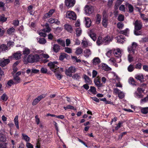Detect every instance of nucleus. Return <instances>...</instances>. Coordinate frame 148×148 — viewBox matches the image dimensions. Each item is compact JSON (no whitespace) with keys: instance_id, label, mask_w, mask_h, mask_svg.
<instances>
[{"instance_id":"ddd939ff","label":"nucleus","mask_w":148,"mask_h":148,"mask_svg":"<svg viewBox=\"0 0 148 148\" xmlns=\"http://www.w3.org/2000/svg\"><path fill=\"white\" fill-rule=\"evenodd\" d=\"M113 38L110 36H107L103 38L104 43L105 45L108 44L110 42L112 41Z\"/></svg>"},{"instance_id":"2eb2a0df","label":"nucleus","mask_w":148,"mask_h":148,"mask_svg":"<svg viewBox=\"0 0 148 148\" xmlns=\"http://www.w3.org/2000/svg\"><path fill=\"white\" fill-rule=\"evenodd\" d=\"M81 44L83 47L85 48L86 47L88 46H91L92 45V44L91 43L86 40H82L81 42Z\"/></svg>"},{"instance_id":"a878e982","label":"nucleus","mask_w":148,"mask_h":148,"mask_svg":"<svg viewBox=\"0 0 148 148\" xmlns=\"http://www.w3.org/2000/svg\"><path fill=\"white\" fill-rule=\"evenodd\" d=\"M13 80L15 84H17L20 83L21 81V79L17 75L14 76Z\"/></svg>"},{"instance_id":"bf43d9fd","label":"nucleus","mask_w":148,"mask_h":148,"mask_svg":"<svg viewBox=\"0 0 148 148\" xmlns=\"http://www.w3.org/2000/svg\"><path fill=\"white\" fill-rule=\"evenodd\" d=\"M129 82L130 84L133 85H136L134 79L133 78L130 77V78L129 80Z\"/></svg>"},{"instance_id":"6e6d98bb","label":"nucleus","mask_w":148,"mask_h":148,"mask_svg":"<svg viewBox=\"0 0 148 148\" xmlns=\"http://www.w3.org/2000/svg\"><path fill=\"white\" fill-rule=\"evenodd\" d=\"M5 32V29L1 26H0V36H2Z\"/></svg>"},{"instance_id":"09e8293b","label":"nucleus","mask_w":148,"mask_h":148,"mask_svg":"<svg viewBox=\"0 0 148 148\" xmlns=\"http://www.w3.org/2000/svg\"><path fill=\"white\" fill-rule=\"evenodd\" d=\"M8 98L7 95L5 94H4L1 96V100L4 101H6L8 99Z\"/></svg>"},{"instance_id":"c85d7f7f","label":"nucleus","mask_w":148,"mask_h":148,"mask_svg":"<svg viewBox=\"0 0 148 148\" xmlns=\"http://www.w3.org/2000/svg\"><path fill=\"white\" fill-rule=\"evenodd\" d=\"M103 38L101 36H99L97 39L96 43L98 45H100L104 43Z\"/></svg>"},{"instance_id":"dca6fc26","label":"nucleus","mask_w":148,"mask_h":148,"mask_svg":"<svg viewBox=\"0 0 148 148\" xmlns=\"http://www.w3.org/2000/svg\"><path fill=\"white\" fill-rule=\"evenodd\" d=\"M92 62L93 65H96L101 62V60L99 58L95 57L92 60Z\"/></svg>"},{"instance_id":"5fc2aeb1","label":"nucleus","mask_w":148,"mask_h":148,"mask_svg":"<svg viewBox=\"0 0 148 148\" xmlns=\"http://www.w3.org/2000/svg\"><path fill=\"white\" fill-rule=\"evenodd\" d=\"M117 25L118 28L122 29L124 27V24L122 22H119L118 23Z\"/></svg>"},{"instance_id":"f704fd0d","label":"nucleus","mask_w":148,"mask_h":148,"mask_svg":"<svg viewBox=\"0 0 148 148\" xmlns=\"http://www.w3.org/2000/svg\"><path fill=\"white\" fill-rule=\"evenodd\" d=\"M6 138L5 136L1 133H0V141L4 142L6 141Z\"/></svg>"},{"instance_id":"7c9ffc66","label":"nucleus","mask_w":148,"mask_h":148,"mask_svg":"<svg viewBox=\"0 0 148 148\" xmlns=\"http://www.w3.org/2000/svg\"><path fill=\"white\" fill-rule=\"evenodd\" d=\"M135 78L136 79L140 80L141 82L144 81L143 76L141 74L136 75L135 76Z\"/></svg>"},{"instance_id":"9d476101","label":"nucleus","mask_w":148,"mask_h":148,"mask_svg":"<svg viewBox=\"0 0 148 148\" xmlns=\"http://www.w3.org/2000/svg\"><path fill=\"white\" fill-rule=\"evenodd\" d=\"M134 29L136 30H139L142 27L141 22L138 20H136L135 23H134Z\"/></svg>"},{"instance_id":"0eeeda50","label":"nucleus","mask_w":148,"mask_h":148,"mask_svg":"<svg viewBox=\"0 0 148 148\" xmlns=\"http://www.w3.org/2000/svg\"><path fill=\"white\" fill-rule=\"evenodd\" d=\"M57 64V62H50L48 64V66L49 67L50 69L54 72H56V71H58L57 69V66L56 65Z\"/></svg>"},{"instance_id":"4be33fe9","label":"nucleus","mask_w":148,"mask_h":148,"mask_svg":"<svg viewBox=\"0 0 148 148\" xmlns=\"http://www.w3.org/2000/svg\"><path fill=\"white\" fill-rule=\"evenodd\" d=\"M84 56L86 58H88L91 55L92 52L89 49H86L84 51Z\"/></svg>"},{"instance_id":"f8f14e48","label":"nucleus","mask_w":148,"mask_h":148,"mask_svg":"<svg viewBox=\"0 0 148 148\" xmlns=\"http://www.w3.org/2000/svg\"><path fill=\"white\" fill-rule=\"evenodd\" d=\"M10 62L9 59H4L3 58V59H0V66L3 67L7 64Z\"/></svg>"},{"instance_id":"473e14b6","label":"nucleus","mask_w":148,"mask_h":148,"mask_svg":"<svg viewBox=\"0 0 148 148\" xmlns=\"http://www.w3.org/2000/svg\"><path fill=\"white\" fill-rule=\"evenodd\" d=\"M108 18H107L103 17L102 21V25L105 27H106L107 25Z\"/></svg>"},{"instance_id":"2f4dec72","label":"nucleus","mask_w":148,"mask_h":148,"mask_svg":"<svg viewBox=\"0 0 148 148\" xmlns=\"http://www.w3.org/2000/svg\"><path fill=\"white\" fill-rule=\"evenodd\" d=\"M18 115L16 116L14 119V121L16 127L18 129H19V127L18 125Z\"/></svg>"},{"instance_id":"603ef678","label":"nucleus","mask_w":148,"mask_h":148,"mask_svg":"<svg viewBox=\"0 0 148 148\" xmlns=\"http://www.w3.org/2000/svg\"><path fill=\"white\" fill-rule=\"evenodd\" d=\"M124 16L123 15L120 14L119 15L118 17V20L119 21H122L124 20Z\"/></svg>"},{"instance_id":"ea45409f","label":"nucleus","mask_w":148,"mask_h":148,"mask_svg":"<svg viewBox=\"0 0 148 148\" xmlns=\"http://www.w3.org/2000/svg\"><path fill=\"white\" fill-rule=\"evenodd\" d=\"M126 6L128 8L129 12L130 13L132 12L134 10L133 7L130 4L127 3Z\"/></svg>"},{"instance_id":"4c0bfd02","label":"nucleus","mask_w":148,"mask_h":148,"mask_svg":"<svg viewBox=\"0 0 148 148\" xmlns=\"http://www.w3.org/2000/svg\"><path fill=\"white\" fill-rule=\"evenodd\" d=\"M67 56L68 55L65 53H61L59 57V59L60 60H63L65 58H67Z\"/></svg>"},{"instance_id":"c9c22d12","label":"nucleus","mask_w":148,"mask_h":148,"mask_svg":"<svg viewBox=\"0 0 148 148\" xmlns=\"http://www.w3.org/2000/svg\"><path fill=\"white\" fill-rule=\"evenodd\" d=\"M122 1L120 0H117L114 5V8L115 10H117L119 8V6L121 4Z\"/></svg>"},{"instance_id":"13d9d810","label":"nucleus","mask_w":148,"mask_h":148,"mask_svg":"<svg viewBox=\"0 0 148 148\" xmlns=\"http://www.w3.org/2000/svg\"><path fill=\"white\" fill-rule=\"evenodd\" d=\"M8 49V47L5 45L3 44L1 45V52L5 51Z\"/></svg>"},{"instance_id":"8fccbe9b","label":"nucleus","mask_w":148,"mask_h":148,"mask_svg":"<svg viewBox=\"0 0 148 148\" xmlns=\"http://www.w3.org/2000/svg\"><path fill=\"white\" fill-rule=\"evenodd\" d=\"M96 17L97 20L96 22L97 24H98L100 22L101 19V16L100 15L97 14L96 15Z\"/></svg>"},{"instance_id":"393cba45","label":"nucleus","mask_w":148,"mask_h":148,"mask_svg":"<svg viewBox=\"0 0 148 148\" xmlns=\"http://www.w3.org/2000/svg\"><path fill=\"white\" fill-rule=\"evenodd\" d=\"M86 26L87 27H89L91 24V21L90 19L88 17L85 18Z\"/></svg>"},{"instance_id":"b1692460","label":"nucleus","mask_w":148,"mask_h":148,"mask_svg":"<svg viewBox=\"0 0 148 148\" xmlns=\"http://www.w3.org/2000/svg\"><path fill=\"white\" fill-rule=\"evenodd\" d=\"M52 49L54 52L55 53H57L59 51L60 48L59 46L57 44H54L52 48Z\"/></svg>"},{"instance_id":"5701e85b","label":"nucleus","mask_w":148,"mask_h":148,"mask_svg":"<svg viewBox=\"0 0 148 148\" xmlns=\"http://www.w3.org/2000/svg\"><path fill=\"white\" fill-rule=\"evenodd\" d=\"M65 29L68 32L71 33L73 31V29L71 26L68 24L65 25H64Z\"/></svg>"},{"instance_id":"f03ea898","label":"nucleus","mask_w":148,"mask_h":148,"mask_svg":"<svg viewBox=\"0 0 148 148\" xmlns=\"http://www.w3.org/2000/svg\"><path fill=\"white\" fill-rule=\"evenodd\" d=\"M77 69L75 66H71L66 69L65 73V74L67 76L71 77L72 76V74L75 73Z\"/></svg>"},{"instance_id":"338daca9","label":"nucleus","mask_w":148,"mask_h":148,"mask_svg":"<svg viewBox=\"0 0 148 148\" xmlns=\"http://www.w3.org/2000/svg\"><path fill=\"white\" fill-rule=\"evenodd\" d=\"M89 90L94 94H95L96 91L95 88L94 87L91 86Z\"/></svg>"},{"instance_id":"bb28decb","label":"nucleus","mask_w":148,"mask_h":148,"mask_svg":"<svg viewBox=\"0 0 148 148\" xmlns=\"http://www.w3.org/2000/svg\"><path fill=\"white\" fill-rule=\"evenodd\" d=\"M30 50L27 48H25L23 51V54L24 55V57L27 56L30 53Z\"/></svg>"},{"instance_id":"de8ad7c7","label":"nucleus","mask_w":148,"mask_h":148,"mask_svg":"<svg viewBox=\"0 0 148 148\" xmlns=\"http://www.w3.org/2000/svg\"><path fill=\"white\" fill-rule=\"evenodd\" d=\"M14 32L15 29L13 27L9 28L7 30V33L9 35L11 34L14 33Z\"/></svg>"},{"instance_id":"c03bdc74","label":"nucleus","mask_w":148,"mask_h":148,"mask_svg":"<svg viewBox=\"0 0 148 148\" xmlns=\"http://www.w3.org/2000/svg\"><path fill=\"white\" fill-rule=\"evenodd\" d=\"M72 78L74 79L79 80L80 78V74L79 73H76L72 76Z\"/></svg>"},{"instance_id":"37998d69","label":"nucleus","mask_w":148,"mask_h":148,"mask_svg":"<svg viewBox=\"0 0 148 148\" xmlns=\"http://www.w3.org/2000/svg\"><path fill=\"white\" fill-rule=\"evenodd\" d=\"M22 138L26 141L28 142L29 141L30 138L27 135L24 134H22Z\"/></svg>"},{"instance_id":"49530a36","label":"nucleus","mask_w":148,"mask_h":148,"mask_svg":"<svg viewBox=\"0 0 148 148\" xmlns=\"http://www.w3.org/2000/svg\"><path fill=\"white\" fill-rule=\"evenodd\" d=\"M38 42L40 44H44L46 42V40L44 38H40Z\"/></svg>"},{"instance_id":"aec40b11","label":"nucleus","mask_w":148,"mask_h":148,"mask_svg":"<svg viewBox=\"0 0 148 148\" xmlns=\"http://www.w3.org/2000/svg\"><path fill=\"white\" fill-rule=\"evenodd\" d=\"M101 69H102L106 71H110L111 70V68L109 67L106 64L102 63L101 64Z\"/></svg>"},{"instance_id":"4468645a","label":"nucleus","mask_w":148,"mask_h":148,"mask_svg":"<svg viewBox=\"0 0 148 148\" xmlns=\"http://www.w3.org/2000/svg\"><path fill=\"white\" fill-rule=\"evenodd\" d=\"M55 11L54 9L50 10L48 13L45 14L43 17L44 19L49 18L52 16L53 14Z\"/></svg>"},{"instance_id":"052dcab7","label":"nucleus","mask_w":148,"mask_h":148,"mask_svg":"<svg viewBox=\"0 0 148 148\" xmlns=\"http://www.w3.org/2000/svg\"><path fill=\"white\" fill-rule=\"evenodd\" d=\"M39 71L38 70L35 69H32L31 73H30V75L29 76H31L32 75V74L37 73L39 72Z\"/></svg>"},{"instance_id":"cd10ccee","label":"nucleus","mask_w":148,"mask_h":148,"mask_svg":"<svg viewBox=\"0 0 148 148\" xmlns=\"http://www.w3.org/2000/svg\"><path fill=\"white\" fill-rule=\"evenodd\" d=\"M117 42L120 43H123L124 42L125 40L123 36H121L116 38Z\"/></svg>"},{"instance_id":"39448f33","label":"nucleus","mask_w":148,"mask_h":148,"mask_svg":"<svg viewBox=\"0 0 148 148\" xmlns=\"http://www.w3.org/2000/svg\"><path fill=\"white\" fill-rule=\"evenodd\" d=\"M144 90H143L141 88H138L136 91L134 93V96L137 98L140 99L143 97V95L142 93L143 92Z\"/></svg>"},{"instance_id":"e433bc0d","label":"nucleus","mask_w":148,"mask_h":148,"mask_svg":"<svg viewBox=\"0 0 148 148\" xmlns=\"http://www.w3.org/2000/svg\"><path fill=\"white\" fill-rule=\"evenodd\" d=\"M46 27L43 29L42 31L45 32H49L51 31V29L49 27L48 25L46 24L45 25Z\"/></svg>"},{"instance_id":"58836bf2","label":"nucleus","mask_w":148,"mask_h":148,"mask_svg":"<svg viewBox=\"0 0 148 148\" xmlns=\"http://www.w3.org/2000/svg\"><path fill=\"white\" fill-rule=\"evenodd\" d=\"M82 32V31L81 29L80 28H78L76 29V34L77 36L79 37L80 36Z\"/></svg>"},{"instance_id":"864d4df0","label":"nucleus","mask_w":148,"mask_h":148,"mask_svg":"<svg viewBox=\"0 0 148 148\" xmlns=\"http://www.w3.org/2000/svg\"><path fill=\"white\" fill-rule=\"evenodd\" d=\"M134 66L133 65L130 64L128 67V71L130 72L132 71L134 69Z\"/></svg>"},{"instance_id":"4d7b16f0","label":"nucleus","mask_w":148,"mask_h":148,"mask_svg":"<svg viewBox=\"0 0 148 148\" xmlns=\"http://www.w3.org/2000/svg\"><path fill=\"white\" fill-rule=\"evenodd\" d=\"M113 52V51L112 50H110L106 53V55L108 58H110Z\"/></svg>"},{"instance_id":"69168bd1","label":"nucleus","mask_w":148,"mask_h":148,"mask_svg":"<svg viewBox=\"0 0 148 148\" xmlns=\"http://www.w3.org/2000/svg\"><path fill=\"white\" fill-rule=\"evenodd\" d=\"M125 96L124 93L122 92H120L118 93V97L120 99H122Z\"/></svg>"},{"instance_id":"680f3d73","label":"nucleus","mask_w":148,"mask_h":148,"mask_svg":"<svg viewBox=\"0 0 148 148\" xmlns=\"http://www.w3.org/2000/svg\"><path fill=\"white\" fill-rule=\"evenodd\" d=\"M119 10L123 12H125L126 11L124 5H122L119 7Z\"/></svg>"},{"instance_id":"1a4fd4ad","label":"nucleus","mask_w":148,"mask_h":148,"mask_svg":"<svg viewBox=\"0 0 148 148\" xmlns=\"http://www.w3.org/2000/svg\"><path fill=\"white\" fill-rule=\"evenodd\" d=\"M85 11L87 14L90 15L93 11V8L92 6L86 5L85 7Z\"/></svg>"},{"instance_id":"a18cd8bd","label":"nucleus","mask_w":148,"mask_h":148,"mask_svg":"<svg viewBox=\"0 0 148 148\" xmlns=\"http://www.w3.org/2000/svg\"><path fill=\"white\" fill-rule=\"evenodd\" d=\"M117 59L116 58L115 59L114 58H112L108 60V61L111 64H114L115 62H117L116 61Z\"/></svg>"},{"instance_id":"412c9836","label":"nucleus","mask_w":148,"mask_h":148,"mask_svg":"<svg viewBox=\"0 0 148 148\" xmlns=\"http://www.w3.org/2000/svg\"><path fill=\"white\" fill-rule=\"evenodd\" d=\"M85 80V82L87 84H90L92 83V81L90 79L87 75H84L83 76Z\"/></svg>"},{"instance_id":"e2e57ef3","label":"nucleus","mask_w":148,"mask_h":148,"mask_svg":"<svg viewBox=\"0 0 148 148\" xmlns=\"http://www.w3.org/2000/svg\"><path fill=\"white\" fill-rule=\"evenodd\" d=\"M33 6L32 5H29L27 11L30 13L31 14H32Z\"/></svg>"},{"instance_id":"774afa93","label":"nucleus","mask_w":148,"mask_h":148,"mask_svg":"<svg viewBox=\"0 0 148 148\" xmlns=\"http://www.w3.org/2000/svg\"><path fill=\"white\" fill-rule=\"evenodd\" d=\"M47 71V69L45 67H42L40 69V72L43 73H46Z\"/></svg>"},{"instance_id":"7ed1b4c3","label":"nucleus","mask_w":148,"mask_h":148,"mask_svg":"<svg viewBox=\"0 0 148 148\" xmlns=\"http://www.w3.org/2000/svg\"><path fill=\"white\" fill-rule=\"evenodd\" d=\"M121 52V50L119 48L115 49L113 51L114 55L116 58L117 59L116 61L117 62L119 63L121 61V57L122 55Z\"/></svg>"},{"instance_id":"0e129e2a","label":"nucleus","mask_w":148,"mask_h":148,"mask_svg":"<svg viewBox=\"0 0 148 148\" xmlns=\"http://www.w3.org/2000/svg\"><path fill=\"white\" fill-rule=\"evenodd\" d=\"M71 58L74 61H76L77 62H81V60L80 59H77L76 56H72Z\"/></svg>"},{"instance_id":"a211bd4d","label":"nucleus","mask_w":148,"mask_h":148,"mask_svg":"<svg viewBox=\"0 0 148 148\" xmlns=\"http://www.w3.org/2000/svg\"><path fill=\"white\" fill-rule=\"evenodd\" d=\"M48 21L51 24L55 23L58 25H59L60 24V21H58V19L53 18H49L48 20Z\"/></svg>"},{"instance_id":"6e6552de","label":"nucleus","mask_w":148,"mask_h":148,"mask_svg":"<svg viewBox=\"0 0 148 148\" xmlns=\"http://www.w3.org/2000/svg\"><path fill=\"white\" fill-rule=\"evenodd\" d=\"M45 96L46 95L45 94H42L39 96L37 98L34 100L32 103V105L33 106L36 105L42 99L45 97Z\"/></svg>"},{"instance_id":"72a5a7b5","label":"nucleus","mask_w":148,"mask_h":148,"mask_svg":"<svg viewBox=\"0 0 148 148\" xmlns=\"http://www.w3.org/2000/svg\"><path fill=\"white\" fill-rule=\"evenodd\" d=\"M88 35L94 41L96 40L97 38L95 34L93 32H90L88 34Z\"/></svg>"},{"instance_id":"20e7f679","label":"nucleus","mask_w":148,"mask_h":148,"mask_svg":"<svg viewBox=\"0 0 148 148\" xmlns=\"http://www.w3.org/2000/svg\"><path fill=\"white\" fill-rule=\"evenodd\" d=\"M66 17L70 20H75L76 19L77 16L74 12L72 11H69L66 13Z\"/></svg>"},{"instance_id":"f257e3e1","label":"nucleus","mask_w":148,"mask_h":148,"mask_svg":"<svg viewBox=\"0 0 148 148\" xmlns=\"http://www.w3.org/2000/svg\"><path fill=\"white\" fill-rule=\"evenodd\" d=\"M40 58L39 56L37 54L34 55L31 54L27 57H24V60L26 62L33 63L39 61Z\"/></svg>"},{"instance_id":"c756f323","label":"nucleus","mask_w":148,"mask_h":148,"mask_svg":"<svg viewBox=\"0 0 148 148\" xmlns=\"http://www.w3.org/2000/svg\"><path fill=\"white\" fill-rule=\"evenodd\" d=\"M129 29L128 28H126L125 29L123 30L120 31V33L123 34L125 36H128L129 34Z\"/></svg>"},{"instance_id":"6ab92c4d","label":"nucleus","mask_w":148,"mask_h":148,"mask_svg":"<svg viewBox=\"0 0 148 148\" xmlns=\"http://www.w3.org/2000/svg\"><path fill=\"white\" fill-rule=\"evenodd\" d=\"M94 82L98 87H100L102 86V84L101 83L100 79L98 77L95 79Z\"/></svg>"},{"instance_id":"79ce46f5","label":"nucleus","mask_w":148,"mask_h":148,"mask_svg":"<svg viewBox=\"0 0 148 148\" xmlns=\"http://www.w3.org/2000/svg\"><path fill=\"white\" fill-rule=\"evenodd\" d=\"M7 20V18L5 17V15L3 14L1 15L0 14V21L3 23L5 22Z\"/></svg>"},{"instance_id":"a19ab883","label":"nucleus","mask_w":148,"mask_h":148,"mask_svg":"<svg viewBox=\"0 0 148 148\" xmlns=\"http://www.w3.org/2000/svg\"><path fill=\"white\" fill-rule=\"evenodd\" d=\"M83 52V49L80 47H77L76 49L75 53L77 55L81 54Z\"/></svg>"},{"instance_id":"3c124183","label":"nucleus","mask_w":148,"mask_h":148,"mask_svg":"<svg viewBox=\"0 0 148 148\" xmlns=\"http://www.w3.org/2000/svg\"><path fill=\"white\" fill-rule=\"evenodd\" d=\"M141 112L145 114H147L148 112V107L142 108Z\"/></svg>"},{"instance_id":"423d86ee","label":"nucleus","mask_w":148,"mask_h":148,"mask_svg":"<svg viewBox=\"0 0 148 148\" xmlns=\"http://www.w3.org/2000/svg\"><path fill=\"white\" fill-rule=\"evenodd\" d=\"M137 47V44L135 42L132 43V46H129L128 47V50L130 53H132L134 54L135 51L136 50V47Z\"/></svg>"},{"instance_id":"f3484780","label":"nucleus","mask_w":148,"mask_h":148,"mask_svg":"<svg viewBox=\"0 0 148 148\" xmlns=\"http://www.w3.org/2000/svg\"><path fill=\"white\" fill-rule=\"evenodd\" d=\"M21 52L18 51L13 54V57L16 60H18L21 58Z\"/></svg>"},{"instance_id":"9b49d317","label":"nucleus","mask_w":148,"mask_h":148,"mask_svg":"<svg viewBox=\"0 0 148 148\" xmlns=\"http://www.w3.org/2000/svg\"><path fill=\"white\" fill-rule=\"evenodd\" d=\"M75 3V0H65V4L69 8L73 7Z\"/></svg>"}]
</instances>
